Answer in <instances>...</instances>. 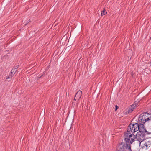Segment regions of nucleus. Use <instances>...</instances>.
Listing matches in <instances>:
<instances>
[{"instance_id":"1","label":"nucleus","mask_w":151,"mask_h":151,"mask_svg":"<svg viewBox=\"0 0 151 151\" xmlns=\"http://www.w3.org/2000/svg\"><path fill=\"white\" fill-rule=\"evenodd\" d=\"M127 129V131L124 133V141L125 142H122L118 144L117 147H122L123 145L124 146H126V145L128 146H129V145H131L134 142L135 139V135L134 134V133L129 130Z\"/></svg>"},{"instance_id":"2","label":"nucleus","mask_w":151,"mask_h":151,"mask_svg":"<svg viewBox=\"0 0 151 151\" xmlns=\"http://www.w3.org/2000/svg\"><path fill=\"white\" fill-rule=\"evenodd\" d=\"M151 134V132L147 131L146 128H142L137 133L135 136V139H136L139 142L140 146L142 142L147 139L146 135Z\"/></svg>"},{"instance_id":"3","label":"nucleus","mask_w":151,"mask_h":151,"mask_svg":"<svg viewBox=\"0 0 151 151\" xmlns=\"http://www.w3.org/2000/svg\"><path fill=\"white\" fill-rule=\"evenodd\" d=\"M142 126H139V124L137 123H132L128 126L127 129L133 132L139 131L140 129H142Z\"/></svg>"},{"instance_id":"4","label":"nucleus","mask_w":151,"mask_h":151,"mask_svg":"<svg viewBox=\"0 0 151 151\" xmlns=\"http://www.w3.org/2000/svg\"><path fill=\"white\" fill-rule=\"evenodd\" d=\"M144 114H141L139 117L137 123L139 124V126H142V128H145V127L144 126V124L146 122V120H145V118L144 117V116H143Z\"/></svg>"},{"instance_id":"5","label":"nucleus","mask_w":151,"mask_h":151,"mask_svg":"<svg viewBox=\"0 0 151 151\" xmlns=\"http://www.w3.org/2000/svg\"><path fill=\"white\" fill-rule=\"evenodd\" d=\"M116 151H132L131 148V145L126 146H123L122 147H117Z\"/></svg>"},{"instance_id":"6","label":"nucleus","mask_w":151,"mask_h":151,"mask_svg":"<svg viewBox=\"0 0 151 151\" xmlns=\"http://www.w3.org/2000/svg\"><path fill=\"white\" fill-rule=\"evenodd\" d=\"M134 109V107H132L130 106L129 108H127L124 111L123 113L124 114H128L132 112Z\"/></svg>"},{"instance_id":"7","label":"nucleus","mask_w":151,"mask_h":151,"mask_svg":"<svg viewBox=\"0 0 151 151\" xmlns=\"http://www.w3.org/2000/svg\"><path fill=\"white\" fill-rule=\"evenodd\" d=\"M142 114H144L143 116H144L145 120L147 121L150 120L151 119V114H149L147 112L142 113Z\"/></svg>"},{"instance_id":"8","label":"nucleus","mask_w":151,"mask_h":151,"mask_svg":"<svg viewBox=\"0 0 151 151\" xmlns=\"http://www.w3.org/2000/svg\"><path fill=\"white\" fill-rule=\"evenodd\" d=\"M17 68H13L11 70L10 74H9V76L6 78V79H8L11 78L12 77V75H14L15 73V72L17 71Z\"/></svg>"},{"instance_id":"9","label":"nucleus","mask_w":151,"mask_h":151,"mask_svg":"<svg viewBox=\"0 0 151 151\" xmlns=\"http://www.w3.org/2000/svg\"><path fill=\"white\" fill-rule=\"evenodd\" d=\"M151 144L150 141H148L144 144V145L142 146V148L145 149H147L150 147Z\"/></svg>"},{"instance_id":"10","label":"nucleus","mask_w":151,"mask_h":151,"mask_svg":"<svg viewBox=\"0 0 151 151\" xmlns=\"http://www.w3.org/2000/svg\"><path fill=\"white\" fill-rule=\"evenodd\" d=\"M82 93V92L81 91H78L76 93L75 96V97H76V99H78L81 98Z\"/></svg>"},{"instance_id":"11","label":"nucleus","mask_w":151,"mask_h":151,"mask_svg":"<svg viewBox=\"0 0 151 151\" xmlns=\"http://www.w3.org/2000/svg\"><path fill=\"white\" fill-rule=\"evenodd\" d=\"M138 105V102L135 101L134 102V103L132 105L130 106L132 107H135L137 105Z\"/></svg>"},{"instance_id":"12","label":"nucleus","mask_w":151,"mask_h":151,"mask_svg":"<svg viewBox=\"0 0 151 151\" xmlns=\"http://www.w3.org/2000/svg\"><path fill=\"white\" fill-rule=\"evenodd\" d=\"M107 13V12L106 11L105 9L103 10L101 12V14L102 16L103 15H105L106 13Z\"/></svg>"},{"instance_id":"13","label":"nucleus","mask_w":151,"mask_h":151,"mask_svg":"<svg viewBox=\"0 0 151 151\" xmlns=\"http://www.w3.org/2000/svg\"><path fill=\"white\" fill-rule=\"evenodd\" d=\"M115 110H114V111H116L117 109L119 108V106H117L116 105L115 106Z\"/></svg>"},{"instance_id":"14","label":"nucleus","mask_w":151,"mask_h":151,"mask_svg":"<svg viewBox=\"0 0 151 151\" xmlns=\"http://www.w3.org/2000/svg\"><path fill=\"white\" fill-rule=\"evenodd\" d=\"M31 22L30 20L29 19L28 20L27 22L25 24V26H26L28 23L30 22Z\"/></svg>"},{"instance_id":"15","label":"nucleus","mask_w":151,"mask_h":151,"mask_svg":"<svg viewBox=\"0 0 151 151\" xmlns=\"http://www.w3.org/2000/svg\"><path fill=\"white\" fill-rule=\"evenodd\" d=\"M44 75V74L42 75H41L40 77H38L37 78H38V79H39L40 78L42 77Z\"/></svg>"},{"instance_id":"16","label":"nucleus","mask_w":151,"mask_h":151,"mask_svg":"<svg viewBox=\"0 0 151 151\" xmlns=\"http://www.w3.org/2000/svg\"><path fill=\"white\" fill-rule=\"evenodd\" d=\"M18 67H19V65L15 66L14 68H17H17H18Z\"/></svg>"},{"instance_id":"17","label":"nucleus","mask_w":151,"mask_h":151,"mask_svg":"<svg viewBox=\"0 0 151 151\" xmlns=\"http://www.w3.org/2000/svg\"><path fill=\"white\" fill-rule=\"evenodd\" d=\"M77 99H76V97H75L74 98V100H76Z\"/></svg>"},{"instance_id":"18","label":"nucleus","mask_w":151,"mask_h":151,"mask_svg":"<svg viewBox=\"0 0 151 151\" xmlns=\"http://www.w3.org/2000/svg\"><path fill=\"white\" fill-rule=\"evenodd\" d=\"M83 102H84V101H83V104H82V105H83L82 106H84Z\"/></svg>"},{"instance_id":"19","label":"nucleus","mask_w":151,"mask_h":151,"mask_svg":"<svg viewBox=\"0 0 151 151\" xmlns=\"http://www.w3.org/2000/svg\"><path fill=\"white\" fill-rule=\"evenodd\" d=\"M150 111L151 112V113H150L151 114V109H150Z\"/></svg>"},{"instance_id":"20","label":"nucleus","mask_w":151,"mask_h":151,"mask_svg":"<svg viewBox=\"0 0 151 151\" xmlns=\"http://www.w3.org/2000/svg\"><path fill=\"white\" fill-rule=\"evenodd\" d=\"M150 121L151 123V119H150Z\"/></svg>"}]
</instances>
